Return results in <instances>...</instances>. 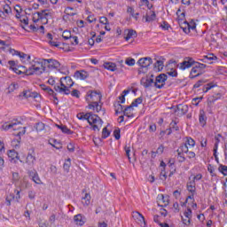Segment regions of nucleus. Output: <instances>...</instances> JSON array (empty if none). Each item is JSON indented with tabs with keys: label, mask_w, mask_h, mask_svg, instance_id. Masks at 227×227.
Listing matches in <instances>:
<instances>
[{
	"label": "nucleus",
	"mask_w": 227,
	"mask_h": 227,
	"mask_svg": "<svg viewBox=\"0 0 227 227\" xmlns=\"http://www.w3.org/2000/svg\"><path fill=\"white\" fill-rule=\"evenodd\" d=\"M7 155H8L11 162H14L15 163L20 159L19 153H17V151H15V149L8 151Z\"/></svg>",
	"instance_id": "nucleus-15"
},
{
	"label": "nucleus",
	"mask_w": 227,
	"mask_h": 227,
	"mask_svg": "<svg viewBox=\"0 0 227 227\" xmlns=\"http://www.w3.org/2000/svg\"><path fill=\"white\" fill-rule=\"evenodd\" d=\"M154 67L158 68L159 71L162 70L164 67V62L162 60H157V62L154 64Z\"/></svg>",
	"instance_id": "nucleus-42"
},
{
	"label": "nucleus",
	"mask_w": 227,
	"mask_h": 227,
	"mask_svg": "<svg viewBox=\"0 0 227 227\" xmlns=\"http://www.w3.org/2000/svg\"><path fill=\"white\" fill-rule=\"evenodd\" d=\"M125 33H127L126 36L124 37L126 42H129L130 38H136L137 36V32H136L134 29L125 30Z\"/></svg>",
	"instance_id": "nucleus-20"
},
{
	"label": "nucleus",
	"mask_w": 227,
	"mask_h": 227,
	"mask_svg": "<svg viewBox=\"0 0 227 227\" xmlns=\"http://www.w3.org/2000/svg\"><path fill=\"white\" fill-rule=\"evenodd\" d=\"M43 61H44L45 67H49L50 70H54V69L58 70L61 67V64L59 63V61L56 59H44Z\"/></svg>",
	"instance_id": "nucleus-9"
},
{
	"label": "nucleus",
	"mask_w": 227,
	"mask_h": 227,
	"mask_svg": "<svg viewBox=\"0 0 227 227\" xmlns=\"http://www.w3.org/2000/svg\"><path fill=\"white\" fill-rule=\"evenodd\" d=\"M140 83L144 88H152V86H155V81H153V78H142L140 80Z\"/></svg>",
	"instance_id": "nucleus-13"
},
{
	"label": "nucleus",
	"mask_w": 227,
	"mask_h": 227,
	"mask_svg": "<svg viewBox=\"0 0 227 227\" xmlns=\"http://www.w3.org/2000/svg\"><path fill=\"white\" fill-rule=\"evenodd\" d=\"M133 110H134V106H132V105L126 106L123 111L124 116H127L128 118H132V115H130V113Z\"/></svg>",
	"instance_id": "nucleus-30"
},
{
	"label": "nucleus",
	"mask_w": 227,
	"mask_h": 227,
	"mask_svg": "<svg viewBox=\"0 0 227 227\" xmlns=\"http://www.w3.org/2000/svg\"><path fill=\"white\" fill-rule=\"evenodd\" d=\"M187 24V27L189 28V30L191 31H196V22L194 21H191L190 23L186 22Z\"/></svg>",
	"instance_id": "nucleus-44"
},
{
	"label": "nucleus",
	"mask_w": 227,
	"mask_h": 227,
	"mask_svg": "<svg viewBox=\"0 0 227 227\" xmlns=\"http://www.w3.org/2000/svg\"><path fill=\"white\" fill-rule=\"evenodd\" d=\"M76 116L78 120H87L89 125L92 127L93 130H100V129H98V125H102L104 123L102 119H100L98 115L93 114V112L87 114L79 113Z\"/></svg>",
	"instance_id": "nucleus-3"
},
{
	"label": "nucleus",
	"mask_w": 227,
	"mask_h": 227,
	"mask_svg": "<svg viewBox=\"0 0 227 227\" xmlns=\"http://www.w3.org/2000/svg\"><path fill=\"white\" fill-rule=\"evenodd\" d=\"M166 178H168V175H166V170L162 168L160 174V180H166Z\"/></svg>",
	"instance_id": "nucleus-56"
},
{
	"label": "nucleus",
	"mask_w": 227,
	"mask_h": 227,
	"mask_svg": "<svg viewBox=\"0 0 227 227\" xmlns=\"http://www.w3.org/2000/svg\"><path fill=\"white\" fill-rule=\"evenodd\" d=\"M71 44L79 45V38L77 36H71Z\"/></svg>",
	"instance_id": "nucleus-53"
},
{
	"label": "nucleus",
	"mask_w": 227,
	"mask_h": 227,
	"mask_svg": "<svg viewBox=\"0 0 227 227\" xmlns=\"http://www.w3.org/2000/svg\"><path fill=\"white\" fill-rule=\"evenodd\" d=\"M16 56H19V58H20L21 61H22V59H26V58H27V59H31V56H29L24 52H20V51H18Z\"/></svg>",
	"instance_id": "nucleus-39"
},
{
	"label": "nucleus",
	"mask_w": 227,
	"mask_h": 227,
	"mask_svg": "<svg viewBox=\"0 0 227 227\" xmlns=\"http://www.w3.org/2000/svg\"><path fill=\"white\" fill-rule=\"evenodd\" d=\"M168 205H169V200H163L160 202H158V207H161L162 208H164V207H168Z\"/></svg>",
	"instance_id": "nucleus-50"
},
{
	"label": "nucleus",
	"mask_w": 227,
	"mask_h": 227,
	"mask_svg": "<svg viewBox=\"0 0 227 227\" xmlns=\"http://www.w3.org/2000/svg\"><path fill=\"white\" fill-rule=\"evenodd\" d=\"M70 166H72V160L68 158L63 165L64 171L68 173L70 171Z\"/></svg>",
	"instance_id": "nucleus-31"
},
{
	"label": "nucleus",
	"mask_w": 227,
	"mask_h": 227,
	"mask_svg": "<svg viewBox=\"0 0 227 227\" xmlns=\"http://www.w3.org/2000/svg\"><path fill=\"white\" fill-rule=\"evenodd\" d=\"M184 215L186 219H191V217H192V210H191V207H188L187 210L184 211Z\"/></svg>",
	"instance_id": "nucleus-48"
},
{
	"label": "nucleus",
	"mask_w": 227,
	"mask_h": 227,
	"mask_svg": "<svg viewBox=\"0 0 227 227\" xmlns=\"http://www.w3.org/2000/svg\"><path fill=\"white\" fill-rule=\"evenodd\" d=\"M139 104H143V98H136L132 103H131V107H137V106H139Z\"/></svg>",
	"instance_id": "nucleus-34"
},
{
	"label": "nucleus",
	"mask_w": 227,
	"mask_h": 227,
	"mask_svg": "<svg viewBox=\"0 0 227 227\" xmlns=\"http://www.w3.org/2000/svg\"><path fill=\"white\" fill-rule=\"evenodd\" d=\"M72 86H74V81L72 78L70 76H65L60 78V86L54 85V90L57 93H61V95H68Z\"/></svg>",
	"instance_id": "nucleus-4"
},
{
	"label": "nucleus",
	"mask_w": 227,
	"mask_h": 227,
	"mask_svg": "<svg viewBox=\"0 0 227 227\" xmlns=\"http://www.w3.org/2000/svg\"><path fill=\"white\" fill-rule=\"evenodd\" d=\"M167 75H169L170 77H178V72L175 69H171L170 71L167 72Z\"/></svg>",
	"instance_id": "nucleus-49"
},
{
	"label": "nucleus",
	"mask_w": 227,
	"mask_h": 227,
	"mask_svg": "<svg viewBox=\"0 0 227 227\" xmlns=\"http://www.w3.org/2000/svg\"><path fill=\"white\" fill-rule=\"evenodd\" d=\"M38 174V172H36V170L35 169H34V170H29L28 172H27V175H28V176H29V178H33L35 176H36Z\"/></svg>",
	"instance_id": "nucleus-61"
},
{
	"label": "nucleus",
	"mask_w": 227,
	"mask_h": 227,
	"mask_svg": "<svg viewBox=\"0 0 227 227\" xmlns=\"http://www.w3.org/2000/svg\"><path fill=\"white\" fill-rule=\"evenodd\" d=\"M184 145L193 148V146H196V141H194V139H192V137H186L185 141H184Z\"/></svg>",
	"instance_id": "nucleus-29"
},
{
	"label": "nucleus",
	"mask_w": 227,
	"mask_h": 227,
	"mask_svg": "<svg viewBox=\"0 0 227 227\" xmlns=\"http://www.w3.org/2000/svg\"><path fill=\"white\" fill-rule=\"evenodd\" d=\"M72 97H75L76 98H79V95H81V92L78 90H74L71 92Z\"/></svg>",
	"instance_id": "nucleus-64"
},
{
	"label": "nucleus",
	"mask_w": 227,
	"mask_h": 227,
	"mask_svg": "<svg viewBox=\"0 0 227 227\" xmlns=\"http://www.w3.org/2000/svg\"><path fill=\"white\" fill-rule=\"evenodd\" d=\"M43 59H45L34 60L30 67L37 68H45V61H43Z\"/></svg>",
	"instance_id": "nucleus-22"
},
{
	"label": "nucleus",
	"mask_w": 227,
	"mask_h": 227,
	"mask_svg": "<svg viewBox=\"0 0 227 227\" xmlns=\"http://www.w3.org/2000/svg\"><path fill=\"white\" fill-rule=\"evenodd\" d=\"M37 132H42L45 129V124L43 122H37L35 126Z\"/></svg>",
	"instance_id": "nucleus-35"
},
{
	"label": "nucleus",
	"mask_w": 227,
	"mask_h": 227,
	"mask_svg": "<svg viewBox=\"0 0 227 227\" xmlns=\"http://www.w3.org/2000/svg\"><path fill=\"white\" fill-rule=\"evenodd\" d=\"M169 127L172 128V130L174 132H177V130H180V128L178 127L176 121H172L169 124Z\"/></svg>",
	"instance_id": "nucleus-36"
},
{
	"label": "nucleus",
	"mask_w": 227,
	"mask_h": 227,
	"mask_svg": "<svg viewBox=\"0 0 227 227\" xmlns=\"http://www.w3.org/2000/svg\"><path fill=\"white\" fill-rule=\"evenodd\" d=\"M104 68H106V70H110V72H116V70H118L116 65L113 62H105Z\"/></svg>",
	"instance_id": "nucleus-25"
},
{
	"label": "nucleus",
	"mask_w": 227,
	"mask_h": 227,
	"mask_svg": "<svg viewBox=\"0 0 227 227\" xmlns=\"http://www.w3.org/2000/svg\"><path fill=\"white\" fill-rule=\"evenodd\" d=\"M25 162L28 168H34L35 163L36 162V153L35 152V148L32 147L29 149Z\"/></svg>",
	"instance_id": "nucleus-6"
},
{
	"label": "nucleus",
	"mask_w": 227,
	"mask_h": 227,
	"mask_svg": "<svg viewBox=\"0 0 227 227\" xmlns=\"http://www.w3.org/2000/svg\"><path fill=\"white\" fill-rule=\"evenodd\" d=\"M67 150L68 152H71L72 153H74V152H75V146L74 145V144L69 143L67 145Z\"/></svg>",
	"instance_id": "nucleus-59"
},
{
	"label": "nucleus",
	"mask_w": 227,
	"mask_h": 227,
	"mask_svg": "<svg viewBox=\"0 0 227 227\" xmlns=\"http://www.w3.org/2000/svg\"><path fill=\"white\" fill-rule=\"evenodd\" d=\"M74 221L78 226H83L84 223H86L84 216L81 214L74 215Z\"/></svg>",
	"instance_id": "nucleus-18"
},
{
	"label": "nucleus",
	"mask_w": 227,
	"mask_h": 227,
	"mask_svg": "<svg viewBox=\"0 0 227 227\" xmlns=\"http://www.w3.org/2000/svg\"><path fill=\"white\" fill-rule=\"evenodd\" d=\"M186 189L191 193L186 197V200H194V196H196V183L191 181V177H189V182L186 184Z\"/></svg>",
	"instance_id": "nucleus-8"
},
{
	"label": "nucleus",
	"mask_w": 227,
	"mask_h": 227,
	"mask_svg": "<svg viewBox=\"0 0 227 227\" xmlns=\"http://www.w3.org/2000/svg\"><path fill=\"white\" fill-rule=\"evenodd\" d=\"M116 109H115V114H120V113H123V106H121V104L118 103L117 106H115Z\"/></svg>",
	"instance_id": "nucleus-46"
},
{
	"label": "nucleus",
	"mask_w": 227,
	"mask_h": 227,
	"mask_svg": "<svg viewBox=\"0 0 227 227\" xmlns=\"http://www.w3.org/2000/svg\"><path fill=\"white\" fill-rule=\"evenodd\" d=\"M166 81H168V74H160L158 76H156L155 82H154V88H157L158 90H162L164 86H166Z\"/></svg>",
	"instance_id": "nucleus-7"
},
{
	"label": "nucleus",
	"mask_w": 227,
	"mask_h": 227,
	"mask_svg": "<svg viewBox=\"0 0 227 227\" xmlns=\"http://www.w3.org/2000/svg\"><path fill=\"white\" fill-rule=\"evenodd\" d=\"M176 152L179 153H189V146H187V144H182Z\"/></svg>",
	"instance_id": "nucleus-28"
},
{
	"label": "nucleus",
	"mask_w": 227,
	"mask_h": 227,
	"mask_svg": "<svg viewBox=\"0 0 227 227\" xmlns=\"http://www.w3.org/2000/svg\"><path fill=\"white\" fill-rule=\"evenodd\" d=\"M47 12H49V10L45 9V10H43L41 12H36V15H37V18L39 19V20H43V19H45L47 20V17L49 15H51V13H49Z\"/></svg>",
	"instance_id": "nucleus-26"
},
{
	"label": "nucleus",
	"mask_w": 227,
	"mask_h": 227,
	"mask_svg": "<svg viewBox=\"0 0 227 227\" xmlns=\"http://www.w3.org/2000/svg\"><path fill=\"white\" fill-rule=\"evenodd\" d=\"M57 129H59L63 134H67L68 136L74 134V131H72L68 127L63 124H56Z\"/></svg>",
	"instance_id": "nucleus-19"
},
{
	"label": "nucleus",
	"mask_w": 227,
	"mask_h": 227,
	"mask_svg": "<svg viewBox=\"0 0 227 227\" xmlns=\"http://www.w3.org/2000/svg\"><path fill=\"white\" fill-rule=\"evenodd\" d=\"M173 196H174V198H176V200H178V199L181 198L180 196H182V193L180 192V191L176 190V191L173 192Z\"/></svg>",
	"instance_id": "nucleus-63"
},
{
	"label": "nucleus",
	"mask_w": 227,
	"mask_h": 227,
	"mask_svg": "<svg viewBox=\"0 0 227 227\" xmlns=\"http://www.w3.org/2000/svg\"><path fill=\"white\" fill-rule=\"evenodd\" d=\"M38 97H40L39 93L27 90V98H38Z\"/></svg>",
	"instance_id": "nucleus-33"
},
{
	"label": "nucleus",
	"mask_w": 227,
	"mask_h": 227,
	"mask_svg": "<svg viewBox=\"0 0 227 227\" xmlns=\"http://www.w3.org/2000/svg\"><path fill=\"white\" fill-rule=\"evenodd\" d=\"M157 19V14H155V12L150 11L145 15V22H153Z\"/></svg>",
	"instance_id": "nucleus-23"
},
{
	"label": "nucleus",
	"mask_w": 227,
	"mask_h": 227,
	"mask_svg": "<svg viewBox=\"0 0 227 227\" xmlns=\"http://www.w3.org/2000/svg\"><path fill=\"white\" fill-rule=\"evenodd\" d=\"M86 102L89 103L88 108L96 113L102 112V114H106V109H102V105L98 103L102 100V93L98 90H89L85 98Z\"/></svg>",
	"instance_id": "nucleus-2"
},
{
	"label": "nucleus",
	"mask_w": 227,
	"mask_h": 227,
	"mask_svg": "<svg viewBox=\"0 0 227 227\" xmlns=\"http://www.w3.org/2000/svg\"><path fill=\"white\" fill-rule=\"evenodd\" d=\"M199 121L200 125H202V127H205V125H207V115L205 114L204 110L200 111Z\"/></svg>",
	"instance_id": "nucleus-24"
},
{
	"label": "nucleus",
	"mask_w": 227,
	"mask_h": 227,
	"mask_svg": "<svg viewBox=\"0 0 227 227\" xmlns=\"http://www.w3.org/2000/svg\"><path fill=\"white\" fill-rule=\"evenodd\" d=\"M221 97H223L221 95V93H217V94H215L213 96H210L208 98H207V106L209 107H212V106H214V104H215L216 100H219L221 99Z\"/></svg>",
	"instance_id": "nucleus-16"
},
{
	"label": "nucleus",
	"mask_w": 227,
	"mask_h": 227,
	"mask_svg": "<svg viewBox=\"0 0 227 227\" xmlns=\"http://www.w3.org/2000/svg\"><path fill=\"white\" fill-rule=\"evenodd\" d=\"M180 70H185L187 68H191L192 67L190 73V79H196V77H200V75H203L205 73L204 69L207 68V65L201 64L200 62L194 61V59L191 57L184 59V60L177 65Z\"/></svg>",
	"instance_id": "nucleus-1"
},
{
	"label": "nucleus",
	"mask_w": 227,
	"mask_h": 227,
	"mask_svg": "<svg viewBox=\"0 0 227 227\" xmlns=\"http://www.w3.org/2000/svg\"><path fill=\"white\" fill-rule=\"evenodd\" d=\"M20 180V176L19 172H12V184H15Z\"/></svg>",
	"instance_id": "nucleus-41"
},
{
	"label": "nucleus",
	"mask_w": 227,
	"mask_h": 227,
	"mask_svg": "<svg viewBox=\"0 0 227 227\" xmlns=\"http://www.w3.org/2000/svg\"><path fill=\"white\" fill-rule=\"evenodd\" d=\"M12 200H20V191L14 190Z\"/></svg>",
	"instance_id": "nucleus-54"
},
{
	"label": "nucleus",
	"mask_w": 227,
	"mask_h": 227,
	"mask_svg": "<svg viewBox=\"0 0 227 227\" xmlns=\"http://www.w3.org/2000/svg\"><path fill=\"white\" fill-rule=\"evenodd\" d=\"M62 37L64 38V40H70L72 39V33L68 30H66L63 32Z\"/></svg>",
	"instance_id": "nucleus-37"
},
{
	"label": "nucleus",
	"mask_w": 227,
	"mask_h": 227,
	"mask_svg": "<svg viewBox=\"0 0 227 227\" xmlns=\"http://www.w3.org/2000/svg\"><path fill=\"white\" fill-rule=\"evenodd\" d=\"M212 88H214V84H212V83H207V84H206V85L203 87L202 91H203V93H207V92H208L209 90H212Z\"/></svg>",
	"instance_id": "nucleus-47"
},
{
	"label": "nucleus",
	"mask_w": 227,
	"mask_h": 227,
	"mask_svg": "<svg viewBox=\"0 0 227 227\" xmlns=\"http://www.w3.org/2000/svg\"><path fill=\"white\" fill-rule=\"evenodd\" d=\"M31 180L33 182H35V184H37L38 185H40V184H42V180L40 179V176H38V174L36 176H33L31 178Z\"/></svg>",
	"instance_id": "nucleus-51"
},
{
	"label": "nucleus",
	"mask_w": 227,
	"mask_h": 227,
	"mask_svg": "<svg viewBox=\"0 0 227 227\" xmlns=\"http://www.w3.org/2000/svg\"><path fill=\"white\" fill-rule=\"evenodd\" d=\"M114 136L117 141L118 139H120V137H121V136L120 135V129H116L114 130Z\"/></svg>",
	"instance_id": "nucleus-58"
},
{
	"label": "nucleus",
	"mask_w": 227,
	"mask_h": 227,
	"mask_svg": "<svg viewBox=\"0 0 227 227\" xmlns=\"http://www.w3.org/2000/svg\"><path fill=\"white\" fill-rule=\"evenodd\" d=\"M46 67H29L28 69H27L26 74L27 75H42L43 72H45Z\"/></svg>",
	"instance_id": "nucleus-11"
},
{
	"label": "nucleus",
	"mask_w": 227,
	"mask_h": 227,
	"mask_svg": "<svg viewBox=\"0 0 227 227\" xmlns=\"http://www.w3.org/2000/svg\"><path fill=\"white\" fill-rule=\"evenodd\" d=\"M156 153H158L159 155H162V153H164V145H160L157 148Z\"/></svg>",
	"instance_id": "nucleus-60"
},
{
	"label": "nucleus",
	"mask_w": 227,
	"mask_h": 227,
	"mask_svg": "<svg viewBox=\"0 0 227 227\" xmlns=\"http://www.w3.org/2000/svg\"><path fill=\"white\" fill-rule=\"evenodd\" d=\"M15 90H19V83L17 82H12L8 87V93H13Z\"/></svg>",
	"instance_id": "nucleus-32"
},
{
	"label": "nucleus",
	"mask_w": 227,
	"mask_h": 227,
	"mask_svg": "<svg viewBox=\"0 0 227 227\" xmlns=\"http://www.w3.org/2000/svg\"><path fill=\"white\" fill-rule=\"evenodd\" d=\"M74 77L80 81H86L90 77V74L84 70L75 71Z\"/></svg>",
	"instance_id": "nucleus-14"
},
{
	"label": "nucleus",
	"mask_w": 227,
	"mask_h": 227,
	"mask_svg": "<svg viewBox=\"0 0 227 227\" xmlns=\"http://www.w3.org/2000/svg\"><path fill=\"white\" fill-rule=\"evenodd\" d=\"M109 136H111V132L107 130V128H104L102 131L103 139H106V137H109Z\"/></svg>",
	"instance_id": "nucleus-45"
},
{
	"label": "nucleus",
	"mask_w": 227,
	"mask_h": 227,
	"mask_svg": "<svg viewBox=\"0 0 227 227\" xmlns=\"http://www.w3.org/2000/svg\"><path fill=\"white\" fill-rule=\"evenodd\" d=\"M132 217L133 219H135V221H138L139 223H144V224H146V223L145 222V216H143L141 213L134 211L132 214Z\"/></svg>",
	"instance_id": "nucleus-21"
},
{
	"label": "nucleus",
	"mask_w": 227,
	"mask_h": 227,
	"mask_svg": "<svg viewBox=\"0 0 227 227\" xmlns=\"http://www.w3.org/2000/svg\"><path fill=\"white\" fill-rule=\"evenodd\" d=\"M153 63V60L150 57L142 58L137 61V65L140 67L137 70L138 75L141 74H146L148 72V67Z\"/></svg>",
	"instance_id": "nucleus-5"
},
{
	"label": "nucleus",
	"mask_w": 227,
	"mask_h": 227,
	"mask_svg": "<svg viewBox=\"0 0 227 227\" xmlns=\"http://www.w3.org/2000/svg\"><path fill=\"white\" fill-rule=\"evenodd\" d=\"M17 125H22V122L14 120L12 121L11 122H4L2 125L3 130H10V129H12V130H17Z\"/></svg>",
	"instance_id": "nucleus-12"
},
{
	"label": "nucleus",
	"mask_w": 227,
	"mask_h": 227,
	"mask_svg": "<svg viewBox=\"0 0 227 227\" xmlns=\"http://www.w3.org/2000/svg\"><path fill=\"white\" fill-rule=\"evenodd\" d=\"M99 22L100 24H104L105 26H107V24H109L108 20L106 17H101L99 19Z\"/></svg>",
	"instance_id": "nucleus-62"
},
{
	"label": "nucleus",
	"mask_w": 227,
	"mask_h": 227,
	"mask_svg": "<svg viewBox=\"0 0 227 227\" xmlns=\"http://www.w3.org/2000/svg\"><path fill=\"white\" fill-rule=\"evenodd\" d=\"M220 137H221V134H217L215 137V145H214V150H215V147H216V150L219 148V143H221Z\"/></svg>",
	"instance_id": "nucleus-43"
},
{
	"label": "nucleus",
	"mask_w": 227,
	"mask_h": 227,
	"mask_svg": "<svg viewBox=\"0 0 227 227\" xmlns=\"http://www.w3.org/2000/svg\"><path fill=\"white\" fill-rule=\"evenodd\" d=\"M220 173L223 175V176H227V166L226 165H220L218 168Z\"/></svg>",
	"instance_id": "nucleus-38"
},
{
	"label": "nucleus",
	"mask_w": 227,
	"mask_h": 227,
	"mask_svg": "<svg viewBox=\"0 0 227 227\" xmlns=\"http://www.w3.org/2000/svg\"><path fill=\"white\" fill-rule=\"evenodd\" d=\"M125 63L128 67H134L136 65V59L128 58L126 59Z\"/></svg>",
	"instance_id": "nucleus-40"
},
{
	"label": "nucleus",
	"mask_w": 227,
	"mask_h": 227,
	"mask_svg": "<svg viewBox=\"0 0 227 227\" xmlns=\"http://www.w3.org/2000/svg\"><path fill=\"white\" fill-rule=\"evenodd\" d=\"M205 82H207V81H205V80H199V81L193 85V88H194V89L200 88V86H201L202 84H205Z\"/></svg>",
	"instance_id": "nucleus-57"
},
{
	"label": "nucleus",
	"mask_w": 227,
	"mask_h": 227,
	"mask_svg": "<svg viewBox=\"0 0 227 227\" xmlns=\"http://www.w3.org/2000/svg\"><path fill=\"white\" fill-rule=\"evenodd\" d=\"M203 178V175L201 174H197L196 176H194L192 177V179H191V181H194V183L196 184V182L201 180Z\"/></svg>",
	"instance_id": "nucleus-55"
},
{
	"label": "nucleus",
	"mask_w": 227,
	"mask_h": 227,
	"mask_svg": "<svg viewBox=\"0 0 227 227\" xmlns=\"http://www.w3.org/2000/svg\"><path fill=\"white\" fill-rule=\"evenodd\" d=\"M178 111L180 113V116H184V114H187L189 112V106L187 105H177L176 112Z\"/></svg>",
	"instance_id": "nucleus-17"
},
{
	"label": "nucleus",
	"mask_w": 227,
	"mask_h": 227,
	"mask_svg": "<svg viewBox=\"0 0 227 227\" xmlns=\"http://www.w3.org/2000/svg\"><path fill=\"white\" fill-rule=\"evenodd\" d=\"M216 59L217 57L215 55H214L213 53H209L204 56L201 61H203V63H208V61H216Z\"/></svg>",
	"instance_id": "nucleus-27"
},
{
	"label": "nucleus",
	"mask_w": 227,
	"mask_h": 227,
	"mask_svg": "<svg viewBox=\"0 0 227 227\" xmlns=\"http://www.w3.org/2000/svg\"><path fill=\"white\" fill-rule=\"evenodd\" d=\"M41 89L43 90V91H46V93H48V95H50V97H52L53 100H54V104L55 106H58V94L56 92H54V90L51 89V87L45 85V84H41Z\"/></svg>",
	"instance_id": "nucleus-10"
},
{
	"label": "nucleus",
	"mask_w": 227,
	"mask_h": 227,
	"mask_svg": "<svg viewBox=\"0 0 227 227\" xmlns=\"http://www.w3.org/2000/svg\"><path fill=\"white\" fill-rule=\"evenodd\" d=\"M177 160L178 162H185V156H184V153H177Z\"/></svg>",
	"instance_id": "nucleus-52"
}]
</instances>
